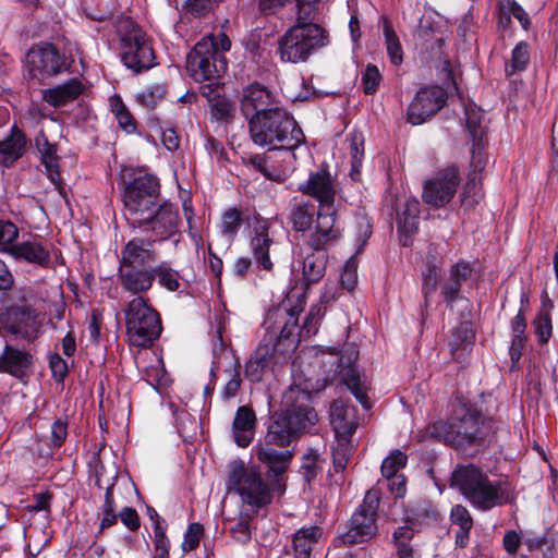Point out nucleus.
<instances>
[{"label":"nucleus","mask_w":558,"mask_h":558,"mask_svg":"<svg viewBox=\"0 0 558 558\" xmlns=\"http://www.w3.org/2000/svg\"><path fill=\"white\" fill-rule=\"evenodd\" d=\"M317 422V412L311 407V393L291 386L283 392L282 409L269 416L265 440L256 447L257 459L277 476L283 474L293 454L290 450L278 451L272 446H290L310 433Z\"/></svg>","instance_id":"nucleus-1"},{"label":"nucleus","mask_w":558,"mask_h":558,"mask_svg":"<svg viewBox=\"0 0 558 558\" xmlns=\"http://www.w3.org/2000/svg\"><path fill=\"white\" fill-rule=\"evenodd\" d=\"M296 311L279 310L277 312H269L265 324L267 328L272 327L274 330L279 329L280 332L272 342L274 337H264L262 342L255 349L250 360L245 363V377L251 383H259L264 373L272 364L276 354H284L290 350L295 349V318Z\"/></svg>","instance_id":"nucleus-2"},{"label":"nucleus","mask_w":558,"mask_h":558,"mask_svg":"<svg viewBox=\"0 0 558 558\" xmlns=\"http://www.w3.org/2000/svg\"><path fill=\"white\" fill-rule=\"evenodd\" d=\"M248 125L253 143L262 147L292 151L305 142L295 119L280 107H274L268 113L252 114Z\"/></svg>","instance_id":"nucleus-3"},{"label":"nucleus","mask_w":558,"mask_h":558,"mask_svg":"<svg viewBox=\"0 0 558 558\" xmlns=\"http://www.w3.org/2000/svg\"><path fill=\"white\" fill-rule=\"evenodd\" d=\"M451 486L457 487L481 511L492 510L511 500L504 482L492 481L487 473L474 464L457 466L451 474Z\"/></svg>","instance_id":"nucleus-4"},{"label":"nucleus","mask_w":558,"mask_h":558,"mask_svg":"<svg viewBox=\"0 0 558 558\" xmlns=\"http://www.w3.org/2000/svg\"><path fill=\"white\" fill-rule=\"evenodd\" d=\"M430 435L457 449L465 450L483 444L486 430L481 413L471 403L458 399L451 417L434 423Z\"/></svg>","instance_id":"nucleus-5"},{"label":"nucleus","mask_w":558,"mask_h":558,"mask_svg":"<svg viewBox=\"0 0 558 558\" xmlns=\"http://www.w3.org/2000/svg\"><path fill=\"white\" fill-rule=\"evenodd\" d=\"M231 47V41L225 33L218 37H203L186 58V71L195 82L218 81L227 70L225 52Z\"/></svg>","instance_id":"nucleus-6"},{"label":"nucleus","mask_w":558,"mask_h":558,"mask_svg":"<svg viewBox=\"0 0 558 558\" xmlns=\"http://www.w3.org/2000/svg\"><path fill=\"white\" fill-rule=\"evenodd\" d=\"M244 222L252 230L251 248L256 263L263 269L271 270L274 265L269 257V247L272 239L268 234V219L263 218L257 211H225L221 217L222 233L234 238Z\"/></svg>","instance_id":"nucleus-7"},{"label":"nucleus","mask_w":558,"mask_h":558,"mask_svg":"<svg viewBox=\"0 0 558 558\" xmlns=\"http://www.w3.org/2000/svg\"><path fill=\"white\" fill-rule=\"evenodd\" d=\"M126 335L131 345L148 348L162 331L159 313L143 296L133 298L124 310Z\"/></svg>","instance_id":"nucleus-8"},{"label":"nucleus","mask_w":558,"mask_h":558,"mask_svg":"<svg viewBox=\"0 0 558 558\" xmlns=\"http://www.w3.org/2000/svg\"><path fill=\"white\" fill-rule=\"evenodd\" d=\"M121 60L123 64L141 72L156 64V56L150 38L131 20L122 21L118 26Z\"/></svg>","instance_id":"nucleus-9"},{"label":"nucleus","mask_w":558,"mask_h":558,"mask_svg":"<svg viewBox=\"0 0 558 558\" xmlns=\"http://www.w3.org/2000/svg\"><path fill=\"white\" fill-rule=\"evenodd\" d=\"M227 487L228 490L239 494L242 501L251 506L254 512L272 500L270 487L260 472L255 468H246L241 460L231 463Z\"/></svg>","instance_id":"nucleus-10"},{"label":"nucleus","mask_w":558,"mask_h":558,"mask_svg":"<svg viewBox=\"0 0 558 558\" xmlns=\"http://www.w3.org/2000/svg\"><path fill=\"white\" fill-rule=\"evenodd\" d=\"M327 44L328 35L322 26H291L278 40V53L283 62H305L315 50Z\"/></svg>","instance_id":"nucleus-11"},{"label":"nucleus","mask_w":558,"mask_h":558,"mask_svg":"<svg viewBox=\"0 0 558 558\" xmlns=\"http://www.w3.org/2000/svg\"><path fill=\"white\" fill-rule=\"evenodd\" d=\"M71 61L49 43L33 46L25 61V69L29 81L35 85H46L48 82L69 71Z\"/></svg>","instance_id":"nucleus-12"},{"label":"nucleus","mask_w":558,"mask_h":558,"mask_svg":"<svg viewBox=\"0 0 558 558\" xmlns=\"http://www.w3.org/2000/svg\"><path fill=\"white\" fill-rule=\"evenodd\" d=\"M379 501L380 497L377 490L366 492L363 502L348 522L347 530L340 534L339 538L343 545L352 546L365 543L376 536Z\"/></svg>","instance_id":"nucleus-13"},{"label":"nucleus","mask_w":558,"mask_h":558,"mask_svg":"<svg viewBox=\"0 0 558 558\" xmlns=\"http://www.w3.org/2000/svg\"><path fill=\"white\" fill-rule=\"evenodd\" d=\"M160 183L157 177L138 172L123 189V203L128 209H150L158 205Z\"/></svg>","instance_id":"nucleus-14"},{"label":"nucleus","mask_w":558,"mask_h":558,"mask_svg":"<svg viewBox=\"0 0 558 558\" xmlns=\"http://www.w3.org/2000/svg\"><path fill=\"white\" fill-rule=\"evenodd\" d=\"M447 101L446 90L437 85L421 88L407 110V121L413 125L426 122L438 112Z\"/></svg>","instance_id":"nucleus-15"},{"label":"nucleus","mask_w":558,"mask_h":558,"mask_svg":"<svg viewBox=\"0 0 558 558\" xmlns=\"http://www.w3.org/2000/svg\"><path fill=\"white\" fill-rule=\"evenodd\" d=\"M459 183V169L456 166H449L425 182L422 197L430 206L444 207L456 194Z\"/></svg>","instance_id":"nucleus-16"},{"label":"nucleus","mask_w":558,"mask_h":558,"mask_svg":"<svg viewBox=\"0 0 558 558\" xmlns=\"http://www.w3.org/2000/svg\"><path fill=\"white\" fill-rule=\"evenodd\" d=\"M5 326L12 335L33 341L40 332L41 322L35 308L27 305H13L5 312Z\"/></svg>","instance_id":"nucleus-17"},{"label":"nucleus","mask_w":558,"mask_h":558,"mask_svg":"<svg viewBox=\"0 0 558 558\" xmlns=\"http://www.w3.org/2000/svg\"><path fill=\"white\" fill-rule=\"evenodd\" d=\"M130 216L125 219L135 228H140L144 232L150 231L154 235L161 239L171 234L175 228V219L172 211H154L147 217L143 214L146 211H129Z\"/></svg>","instance_id":"nucleus-18"},{"label":"nucleus","mask_w":558,"mask_h":558,"mask_svg":"<svg viewBox=\"0 0 558 558\" xmlns=\"http://www.w3.org/2000/svg\"><path fill=\"white\" fill-rule=\"evenodd\" d=\"M302 193L315 198L322 207H330L335 204L337 183L325 169L312 173L305 184L300 185Z\"/></svg>","instance_id":"nucleus-19"},{"label":"nucleus","mask_w":558,"mask_h":558,"mask_svg":"<svg viewBox=\"0 0 558 558\" xmlns=\"http://www.w3.org/2000/svg\"><path fill=\"white\" fill-rule=\"evenodd\" d=\"M315 232L311 235L308 244L315 251L326 250L333 245L341 236V228L336 223L337 211H316Z\"/></svg>","instance_id":"nucleus-20"},{"label":"nucleus","mask_w":558,"mask_h":558,"mask_svg":"<svg viewBox=\"0 0 558 558\" xmlns=\"http://www.w3.org/2000/svg\"><path fill=\"white\" fill-rule=\"evenodd\" d=\"M9 252L16 259L40 267H48L51 263L50 245L37 236L11 245Z\"/></svg>","instance_id":"nucleus-21"},{"label":"nucleus","mask_w":558,"mask_h":558,"mask_svg":"<svg viewBox=\"0 0 558 558\" xmlns=\"http://www.w3.org/2000/svg\"><path fill=\"white\" fill-rule=\"evenodd\" d=\"M482 121V110L477 108L475 105H470L465 107V126L470 133L472 140L471 147V167L474 170H483L485 167V158L482 154L483 149V137H484V129L481 124Z\"/></svg>","instance_id":"nucleus-22"},{"label":"nucleus","mask_w":558,"mask_h":558,"mask_svg":"<svg viewBox=\"0 0 558 558\" xmlns=\"http://www.w3.org/2000/svg\"><path fill=\"white\" fill-rule=\"evenodd\" d=\"M156 259L157 254L154 250V243L134 238L121 250L119 266L146 268L145 266L155 263Z\"/></svg>","instance_id":"nucleus-23"},{"label":"nucleus","mask_w":558,"mask_h":558,"mask_svg":"<svg viewBox=\"0 0 558 558\" xmlns=\"http://www.w3.org/2000/svg\"><path fill=\"white\" fill-rule=\"evenodd\" d=\"M118 278L122 289L136 296H142L154 284L153 267H125L119 266Z\"/></svg>","instance_id":"nucleus-24"},{"label":"nucleus","mask_w":558,"mask_h":558,"mask_svg":"<svg viewBox=\"0 0 558 558\" xmlns=\"http://www.w3.org/2000/svg\"><path fill=\"white\" fill-rule=\"evenodd\" d=\"M33 356L24 351L7 344L0 355V372L23 379L31 372Z\"/></svg>","instance_id":"nucleus-25"},{"label":"nucleus","mask_w":558,"mask_h":558,"mask_svg":"<svg viewBox=\"0 0 558 558\" xmlns=\"http://www.w3.org/2000/svg\"><path fill=\"white\" fill-rule=\"evenodd\" d=\"M256 415L247 405L239 407L232 423V434L239 447L246 448L254 439Z\"/></svg>","instance_id":"nucleus-26"},{"label":"nucleus","mask_w":558,"mask_h":558,"mask_svg":"<svg viewBox=\"0 0 558 558\" xmlns=\"http://www.w3.org/2000/svg\"><path fill=\"white\" fill-rule=\"evenodd\" d=\"M241 106L246 113L250 109L254 110L253 114L268 113L274 107H278L271 93L257 83L244 88Z\"/></svg>","instance_id":"nucleus-27"},{"label":"nucleus","mask_w":558,"mask_h":558,"mask_svg":"<svg viewBox=\"0 0 558 558\" xmlns=\"http://www.w3.org/2000/svg\"><path fill=\"white\" fill-rule=\"evenodd\" d=\"M84 90L82 82L71 78L63 84L43 90V99L52 107H63L77 99Z\"/></svg>","instance_id":"nucleus-28"},{"label":"nucleus","mask_w":558,"mask_h":558,"mask_svg":"<svg viewBox=\"0 0 558 558\" xmlns=\"http://www.w3.org/2000/svg\"><path fill=\"white\" fill-rule=\"evenodd\" d=\"M303 305H304V302L301 300L298 302V304L295 306H291V307L287 306L286 303H282L278 308L274 310L272 312H277L279 310H287V311L295 310L296 311L295 318L298 319L299 314L303 311ZM324 313H325V310L323 308L322 305H313V306H311L302 327L299 328L298 322L295 323V329H294V335H295V340H296L295 347L299 344L300 338H308L317 332L319 320H320L322 316L324 315Z\"/></svg>","instance_id":"nucleus-29"},{"label":"nucleus","mask_w":558,"mask_h":558,"mask_svg":"<svg viewBox=\"0 0 558 558\" xmlns=\"http://www.w3.org/2000/svg\"><path fill=\"white\" fill-rule=\"evenodd\" d=\"M354 417L353 408L344 405L342 402H333L330 407V424L335 437H352L357 426Z\"/></svg>","instance_id":"nucleus-30"},{"label":"nucleus","mask_w":558,"mask_h":558,"mask_svg":"<svg viewBox=\"0 0 558 558\" xmlns=\"http://www.w3.org/2000/svg\"><path fill=\"white\" fill-rule=\"evenodd\" d=\"M25 147V135L16 126H13L11 135L4 141H0V163L5 167L12 166L22 157Z\"/></svg>","instance_id":"nucleus-31"},{"label":"nucleus","mask_w":558,"mask_h":558,"mask_svg":"<svg viewBox=\"0 0 558 558\" xmlns=\"http://www.w3.org/2000/svg\"><path fill=\"white\" fill-rule=\"evenodd\" d=\"M323 535L319 526H303L292 537L294 558H310L313 546Z\"/></svg>","instance_id":"nucleus-32"},{"label":"nucleus","mask_w":558,"mask_h":558,"mask_svg":"<svg viewBox=\"0 0 558 558\" xmlns=\"http://www.w3.org/2000/svg\"><path fill=\"white\" fill-rule=\"evenodd\" d=\"M148 515L153 521L154 529V557L153 558H170L169 549H170V541L166 535L167 526L163 524V520L158 514V512L151 508H147Z\"/></svg>","instance_id":"nucleus-33"},{"label":"nucleus","mask_w":558,"mask_h":558,"mask_svg":"<svg viewBox=\"0 0 558 558\" xmlns=\"http://www.w3.org/2000/svg\"><path fill=\"white\" fill-rule=\"evenodd\" d=\"M396 220L400 244L408 247L418 230V215L416 211H397Z\"/></svg>","instance_id":"nucleus-34"},{"label":"nucleus","mask_w":558,"mask_h":558,"mask_svg":"<svg viewBox=\"0 0 558 558\" xmlns=\"http://www.w3.org/2000/svg\"><path fill=\"white\" fill-rule=\"evenodd\" d=\"M327 255L325 250L315 251L308 254L303 260V276L307 283L319 281L326 270Z\"/></svg>","instance_id":"nucleus-35"},{"label":"nucleus","mask_w":558,"mask_h":558,"mask_svg":"<svg viewBox=\"0 0 558 558\" xmlns=\"http://www.w3.org/2000/svg\"><path fill=\"white\" fill-rule=\"evenodd\" d=\"M110 110L114 116L119 126L128 134L135 133L137 123L122 98L119 95H113L110 100Z\"/></svg>","instance_id":"nucleus-36"},{"label":"nucleus","mask_w":558,"mask_h":558,"mask_svg":"<svg viewBox=\"0 0 558 558\" xmlns=\"http://www.w3.org/2000/svg\"><path fill=\"white\" fill-rule=\"evenodd\" d=\"M331 448L332 466L335 472H343L353 454L351 437H335Z\"/></svg>","instance_id":"nucleus-37"},{"label":"nucleus","mask_w":558,"mask_h":558,"mask_svg":"<svg viewBox=\"0 0 558 558\" xmlns=\"http://www.w3.org/2000/svg\"><path fill=\"white\" fill-rule=\"evenodd\" d=\"M154 280L157 278L158 283L168 291L175 292L181 287V276L178 270L171 267L169 262H161L153 267Z\"/></svg>","instance_id":"nucleus-38"},{"label":"nucleus","mask_w":558,"mask_h":558,"mask_svg":"<svg viewBox=\"0 0 558 558\" xmlns=\"http://www.w3.org/2000/svg\"><path fill=\"white\" fill-rule=\"evenodd\" d=\"M383 32L386 43V49L388 57L392 64L399 65L403 61V49L401 43L392 27L391 22L384 17L383 20Z\"/></svg>","instance_id":"nucleus-39"},{"label":"nucleus","mask_w":558,"mask_h":558,"mask_svg":"<svg viewBox=\"0 0 558 558\" xmlns=\"http://www.w3.org/2000/svg\"><path fill=\"white\" fill-rule=\"evenodd\" d=\"M414 532L408 526H399L393 532V541L397 547L398 558H420V555L410 545V541L413 538Z\"/></svg>","instance_id":"nucleus-40"},{"label":"nucleus","mask_w":558,"mask_h":558,"mask_svg":"<svg viewBox=\"0 0 558 558\" xmlns=\"http://www.w3.org/2000/svg\"><path fill=\"white\" fill-rule=\"evenodd\" d=\"M523 544L531 554L541 551L543 558H555V542L547 533L527 535L524 537Z\"/></svg>","instance_id":"nucleus-41"},{"label":"nucleus","mask_w":558,"mask_h":558,"mask_svg":"<svg viewBox=\"0 0 558 558\" xmlns=\"http://www.w3.org/2000/svg\"><path fill=\"white\" fill-rule=\"evenodd\" d=\"M529 63H530L529 45L525 41H520L512 49L510 64L506 65L505 71H506L507 76H511L514 73L525 71Z\"/></svg>","instance_id":"nucleus-42"},{"label":"nucleus","mask_w":558,"mask_h":558,"mask_svg":"<svg viewBox=\"0 0 558 558\" xmlns=\"http://www.w3.org/2000/svg\"><path fill=\"white\" fill-rule=\"evenodd\" d=\"M253 517L247 512H240L236 521L229 526L231 537L240 543L247 544L251 541V521Z\"/></svg>","instance_id":"nucleus-43"},{"label":"nucleus","mask_w":558,"mask_h":558,"mask_svg":"<svg viewBox=\"0 0 558 558\" xmlns=\"http://www.w3.org/2000/svg\"><path fill=\"white\" fill-rule=\"evenodd\" d=\"M481 171L482 170L480 169H473L472 173L470 174L469 181L461 196V206L464 209H471L472 207L478 206L481 204L483 194L481 193L480 189H477L475 183L476 173Z\"/></svg>","instance_id":"nucleus-44"},{"label":"nucleus","mask_w":558,"mask_h":558,"mask_svg":"<svg viewBox=\"0 0 558 558\" xmlns=\"http://www.w3.org/2000/svg\"><path fill=\"white\" fill-rule=\"evenodd\" d=\"M351 374L343 375V383L348 386L352 395L362 404L365 410L371 408V403L366 393V386L361 383L359 375L355 372H349Z\"/></svg>","instance_id":"nucleus-45"},{"label":"nucleus","mask_w":558,"mask_h":558,"mask_svg":"<svg viewBox=\"0 0 558 558\" xmlns=\"http://www.w3.org/2000/svg\"><path fill=\"white\" fill-rule=\"evenodd\" d=\"M296 1V22L293 26L307 28L310 26H319L313 23L315 19L314 7L318 1L295 0Z\"/></svg>","instance_id":"nucleus-46"},{"label":"nucleus","mask_w":558,"mask_h":558,"mask_svg":"<svg viewBox=\"0 0 558 558\" xmlns=\"http://www.w3.org/2000/svg\"><path fill=\"white\" fill-rule=\"evenodd\" d=\"M356 223H357V226H356V235H355V241H356L355 255H359L364 251V248L372 235L373 223L366 214L359 215L356 218Z\"/></svg>","instance_id":"nucleus-47"},{"label":"nucleus","mask_w":558,"mask_h":558,"mask_svg":"<svg viewBox=\"0 0 558 558\" xmlns=\"http://www.w3.org/2000/svg\"><path fill=\"white\" fill-rule=\"evenodd\" d=\"M405 464L407 456L400 450H395L383 461L380 466L381 474L390 480L397 476L398 471L405 466Z\"/></svg>","instance_id":"nucleus-48"},{"label":"nucleus","mask_w":558,"mask_h":558,"mask_svg":"<svg viewBox=\"0 0 558 558\" xmlns=\"http://www.w3.org/2000/svg\"><path fill=\"white\" fill-rule=\"evenodd\" d=\"M230 375V378L229 380L227 381V384L225 385L222 391H221V397L223 400H230L232 398H234L239 390H240V387H241V383H242V379H241V363L239 360H236L234 362V366L232 369H229L227 371Z\"/></svg>","instance_id":"nucleus-49"},{"label":"nucleus","mask_w":558,"mask_h":558,"mask_svg":"<svg viewBox=\"0 0 558 558\" xmlns=\"http://www.w3.org/2000/svg\"><path fill=\"white\" fill-rule=\"evenodd\" d=\"M166 95V87L161 84H155L148 86L144 90L137 94V101L147 107L154 108Z\"/></svg>","instance_id":"nucleus-50"},{"label":"nucleus","mask_w":558,"mask_h":558,"mask_svg":"<svg viewBox=\"0 0 558 558\" xmlns=\"http://www.w3.org/2000/svg\"><path fill=\"white\" fill-rule=\"evenodd\" d=\"M381 82V74L376 65L367 64L362 74V87L366 95H373L377 92Z\"/></svg>","instance_id":"nucleus-51"},{"label":"nucleus","mask_w":558,"mask_h":558,"mask_svg":"<svg viewBox=\"0 0 558 558\" xmlns=\"http://www.w3.org/2000/svg\"><path fill=\"white\" fill-rule=\"evenodd\" d=\"M203 534L204 527L201 523H191L184 533L182 550L185 553L195 550L199 545Z\"/></svg>","instance_id":"nucleus-52"},{"label":"nucleus","mask_w":558,"mask_h":558,"mask_svg":"<svg viewBox=\"0 0 558 558\" xmlns=\"http://www.w3.org/2000/svg\"><path fill=\"white\" fill-rule=\"evenodd\" d=\"M423 277V292L425 296L434 292L438 284V268L434 262V258L426 260L425 270L422 272Z\"/></svg>","instance_id":"nucleus-53"},{"label":"nucleus","mask_w":558,"mask_h":558,"mask_svg":"<svg viewBox=\"0 0 558 558\" xmlns=\"http://www.w3.org/2000/svg\"><path fill=\"white\" fill-rule=\"evenodd\" d=\"M473 339L474 335L472 332L470 324L466 322H462L452 330L451 347L454 350L463 344L471 343Z\"/></svg>","instance_id":"nucleus-54"},{"label":"nucleus","mask_w":558,"mask_h":558,"mask_svg":"<svg viewBox=\"0 0 558 558\" xmlns=\"http://www.w3.org/2000/svg\"><path fill=\"white\" fill-rule=\"evenodd\" d=\"M218 4L217 0H186L185 9L195 17L207 15Z\"/></svg>","instance_id":"nucleus-55"},{"label":"nucleus","mask_w":558,"mask_h":558,"mask_svg":"<svg viewBox=\"0 0 558 558\" xmlns=\"http://www.w3.org/2000/svg\"><path fill=\"white\" fill-rule=\"evenodd\" d=\"M535 333L538 337V341L544 344L547 343L551 337V320L547 314L538 315L534 320Z\"/></svg>","instance_id":"nucleus-56"},{"label":"nucleus","mask_w":558,"mask_h":558,"mask_svg":"<svg viewBox=\"0 0 558 558\" xmlns=\"http://www.w3.org/2000/svg\"><path fill=\"white\" fill-rule=\"evenodd\" d=\"M359 357V352L353 345H349L345 348V350L341 353L339 357V372L341 376L350 374L349 372H355L352 368V365L356 362Z\"/></svg>","instance_id":"nucleus-57"},{"label":"nucleus","mask_w":558,"mask_h":558,"mask_svg":"<svg viewBox=\"0 0 558 558\" xmlns=\"http://www.w3.org/2000/svg\"><path fill=\"white\" fill-rule=\"evenodd\" d=\"M451 520L462 530H471L473 526L472 517L469 510L462 505H456L451 509Z\"/></svg>","instance_id":"nucleus-58"},{"label":"nucleus","mask_w":558,"mask_h":558,"mask_svg":"<svg viewBox=\"0 0 558 558\" xmlns=\"http://www.w3.org/2000/svg\"><path fill=\"white\" fill-rule=\"evenodd\" d=\"M524 537L514 530L506 531L502 537V547L511 556H515L520 546L523 544Z\"/></svg>","instance_id":"nucleus-59"},{"label":"nucleus","mask_w":558,"mask_h":558,"mask_svg":"<svg viewBox=\"0 0 558 558\" xmlns=\"http://www.w3.org/2000/svg\"><path fill=\"white\" fill-rule=\"evenodd\" d=\"M68 436V421L58 418L51 425V444L54 447H61Z\"/></svg>","instance_id":"nucleus-60"},{"label":"nucleus","mask_w":558,"mask_h":558,"mask_svg":"<svg viewBox=\"0 0 558 558\" xmlns=\"http://www.w3.org/2000/svg\"><path fill=\"white\" fill-rule=\"evenodd\" d=\"M473 274V265L465 260H460L451 266L449 276L463 284Z\"/></svg>","instance_id":"nucleus-61"},{"label":"nucleus","mask_w":558,"mask_h":558,"mask_svg":"<svg viewBox=\"0 0 558 558\" xmlns=\"http://www.w3.org/2000/svg\"><path fill=\"white\" fill-rule=\"evenodd\" d=\"M49 367L57 381H63L69 372L66 362L58 353L50 355Z\"/></svg>","instance_id":"nucleus-62"},{"label":"nucleus","mask_w":558,"mask_h":558,"mask_svg":"<svg viewBox=\"0 0 558 558\" xmlns=\"http://www.w3.org/2000/svg\"><path fill=\"white\" fill-rule=\"evenodd\" d=\"M462 284L449 276L448 280L442 286V295L448 307H452L454 301L458 299Z\"/></svg>","instance_id":"nucleus-63"},{"label":"nucleus","mask_w":558,"mask_h":558,"mask_svg":"<svg viewBox=\"0 0 558 558\" xmlns=\"http://www.w3.org/2000/svg\"><path fill=\"white\" fill-rule=\"evenodd\" d=\"M119 518L130 531H137L141 526L140 517L134 508L124 507L119 512Z\"/></svg>","instance_id":"nucleus-64"}]
</instances>
